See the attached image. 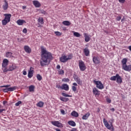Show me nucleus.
I'll return each instance as SVG.
<instances>
[{
	"label": "nucleus",
	"instance_id": "c756f323",
	"mask_svg": "<svg viewBox=\"0 0 131 131\" xmlns=\"http://www.w3.org/2000/svg\"><path fill=\"white\" fill-rule=\"evenodd\" d=\"M73 85L72 87V91H73L74 92V93H75L76 92V88L75 86H77V83L74 82L73 83Z\"/></svg>",
	"mask_w": 131,
	"mask_h": 131
},
{
	"label": "nucleus",
	"instance_id": "de8ad7c7",
	"mask_svg": "<svg viewBox=\"0 0 131 131\" xmlns=\"http://www.w3.org/2000/svg\"><path fill=\"white\" fill-rule=\"evenodd\" d=\"M23 32L24 33H27V29L24 28L23 30Z\"/></svg>",
	"mask_w": 131,
	"mask_h": 131
},
{
	"label": "nucleus",
	"instance_id": "c03bdc74",
	"mask_svg": "<svg viewBox=\"0 0 131 131\" xmlns=\"http://www.w3.org/2000/svg\"><path fill=\"white\" fill-rule=\"evenodd\" d=\"M21 103H22V102H21V101H19L17 102H16L15 105V106H19V105H20V104H21Z\"/></svg>",
	"mask_w": 131,
	"mask_h": 131
},
{
	"label": "nucleus",
	"instance_id": "58836bf2",
	"mask_svg": "<svg viewBox=\"0 0 131 131\" xmlns=\"http://www.w3.org/2000/svg\"><path fill=\"white\" fill-rule=\"evenodd\" d=\"M61 94H62V96H63V97H72V96L69 95L66 93H62Z\"/></svg>",
	"mask_w": 131,
	"mask_h": 131
},
{
	"label": "nucleus",
	"instance_id": "c85d7f7f",
	"mask_svg": "<svg viewBox=\"0 0 131 131\" xmlns=\"http://www.w3.org/2000/svg\"><path fill=\"white\" fill-rule=\"evenodd\" d=\"M62 24L66 26H70V25H71V23L68 20H64L62 22Z\"/></svg>",
	"mask_w": 131,
	"mask_h": 131
},
{
	"label": "nucleus",
	"instance_id": "e433bc0d",
	"mask_svg": "<svg viewBox=\"0 0 131 131\" xmlns=\"http://www.w3.org/2000/svg\"><path fill=\"white\" fill-rule=\"evenodd\" d=\"M67 56L68 61V60H71V59L73 58V56L72 55V54H70L69 55Z\"/></svg>",
	"mask_w": 131,
	"mask_h": 131
},
{
	"label": "nucleus",
	"instance_id": "ea45409f",
	"mask_svg": "<svg viewBox=\"0 0 131 131\" xmlns=\"http://www.w3.org/2000/svg\"><path fill=\"white\" fill-rule=\"evenodd\" d=\"M59 74H60V75H62L63 74H64V70H61L60 71H59L58 72Z\"/></svg>",
	"mask_w": 131,
	"mask_h": 131
},
{
	"label": "nucleus",
	"instance_id": "e2e57ef3",
	"mask_svg": "<svg viewBox=\"0 0 131 131\" xmlns=\"http://www.w3.org/2000/svg\"><path fill=\"white\" fill-rule=\"evenodd\" d=\"M0 108H1V105H0Z\"/></svg>",
	"mask_w": 131,
	"mask_h": 131
},
{
	"label": "nucleus",
	"instance_id": "f704fd0d",
	"mask_svg": "<svg viewBox=\"0 0 131 131\" xmlns=\"http://www.w3.org/2000/svg\"><path fill=\"white\" fill-rule=\"evenodd\" d=\"M74 36H76V37H80V34L78 32H75L74 33Z\"/></svg>",
	"mask_w": 131,
	"mask_h": 131
},
{
	"label": "nucleus",
	"instance_id": "72a5a7b5",
	"mask_svg": "<svg viewBox=\"0 0 131 131\" xmlns=\"http://www.w3.org/2000/svg\"><path fill=\"white\" fill-rule=\"evenodd\" d=\"M62 81L63 82H69V81H70V79L68 78H64L62 79Z\"/></svg>",
	"mask_w": 131,
	"mask_h": 131
},
{
	"label": "nucleus",
	"instance_id": "f3484780",
	"mask_svg": "<svg viewBox=\"0 0 131 131\" xmlns=\"http://www.w3.org/2000/svg\"><path fill=\"white\" fill-rule=\"evenodd\" d=\"M84 36L85 37L84 40L86 42H89L91 40V35H89L88 33H84Z\"/></svg>",
	"mask_w": 131,
	"mask_h": 131
},
{
	"label": "nucleus",
	"instance_id": "6e6552de",
	"mask_svg": "<svg viewBox=\"0 0 131 131\" xmlns=\"http://www.w3.org/2000/svg\"><path fill=\"white\" fill-rule=\"evenodd\" d=\"M79 67L80 71H84L86 69V66L82 60H79Z\"/></svg>",
	"mask_w": 131,
	"mask_h": 131
},
{
	"label": "nucleus",
	"instance_id": "b1692460",
	"mask_svg": "<svg viewBox=\"0 0 131 131\" xmlns=\"http://www.w3.org/2000/svg\"><path fill=\"white\" fill-rule=\"evenodd\" d=\"M83 52L84 53L85 56L86 57H88V56H90V50H89V48H86L83 49Z\"/></svg>",
	"mask_w": 131,
	"mask_h": 131
},
{
	"label": "nucleus",
	"instance_id": "bb28decb",
	"mask_svg": "<svg viewBox=\"0 0 131 131\" xmlns=\"http://www.w3.org/2000/svg\"><path fill=\"white\" fill-rule=\"evenodd\" d=\"M6 58H12L13 57V53L11 52H8L6 53Z\"/></svg>",
	"mask_w": 131,
	"mask_h": 131
},
{
	"label": "nucleus",
	"instance_id": "0eeeda50",
	"mask_svg": "<svg viewBox=\"0 0 131 131\" xmlns=\"http://www.w3.org/2000/svg\"><path fill=\"white\" fill-rule=\"evenodd\" d=\"M92 60L94 64L95 65H99L101 64V60L100 57L98 56H92Z\"/></svg>",
	"mask_w": 131,
	"mask_h": 131
},
{
	"label": "nucleus",
	"instance_id": "dca6fc26",
	"mask_svg": "<svg viewBox=\"0 0 131 131\" xmlns=\"http://www.w3.org/2000/svg\"><path fill=\"white\" fill-rule=\"evenodd\" d=\"M4 4L3 5L2 8L4 11H7L8 8H9V3H8L7 0H4Z\"/></svg>",
	"mask_w": 131,
	"mask_h": 131
},
{
	"label": "nucleus",
	"instance_id": "c9c22d12",
	"mask_svg": "<svg viewBox=\"0 0 131 131\" xmlns=\"http://www.w3.org/2000/svg\"><path fill=\"white\" fill-rule=\"evenodd\" d=\"M36 77H37V79L39 80V81H40V80L42 79V77H41L39 74H37L36 76Z\"/></svg>",
	"mask_w": 131,
	"mask_h": 131
},
{
	"label": "nucleus",
	"instance_id": "412c9836",
	"mask_svg": "<svg viewBox=\"0 0 131 131\" xmlns=\"http://www.w3.org/2000/svg\"><path fill=\"white\" fill-rule=\"evenodd\" d=\"M24 49L26 53L30 54L31 53V49L28 46H25Z\"/></svg>",
	"mask_w": 131,
	"mask_h": 131
},
{
	"label": "nucleus",
	"instance_id": "9b49d317",
	"mask_svg": "<svg viewBox=\"0 0 131 131\" xmlns=\"http://www.w3.org/2000/svg\"><path fill=\"white\" fill-rule=\"evenodd\" d=\"M51 124L56 127H59L61 128L63 127V124L59 122V121H51Z\"/></svg>",
	"mask_w": 131,
	"mask_h": 131
},
{
	"label": "nucleus",
	"instance_id": "5701e85b",
	"mask_svg": "<svg viewBox=\"0 0 131 131\" xmlns=\"http://www.w3.org/2000/svg\"><path fill=\"white\" fill-rule=\"evenodd\" d=\"M93 92L95 96H100V91L98 90L97 88H93Z\"/></svg>",
	"mask_w": 131,
	"mask_h": 131
},
{
	"label": "nucleus",
	"instance_id": "7c9ffc66",
	"mask_svg": "<svg viewBox=\"0 0 131 131\" xmlns=\"http://www.w3.org/2000/svg\"><path fill=\"white\" fill-rule=\"evenodd\" d=\"M44 103L42 101H39L36 104L37 107H39L40 108H41L43 107Z\"/></svg>",
	"mask_w": 131,
	"mask_h": 131
},
{
	"label": "nucleus",
	"instance_id": "7ed1b4c3",
	"mask_svg": "<svg viewBox=\"0 0 131 131\" xmlns=\"http://www.w3.org/2000/svg\"><path fill=\"white\" fill-rule=\"evenodd\" d=\"M4 16H5V18L2 21V24L3 26H6V25L10 22L11 21V18L12 17V14L10 13H5L4 14Z\"/></svg>",
	"mask_w": 131,
	"mask_h": 131
},
{
	"label": "nucleus",
	"instance_id": "20e7f679",
	"mask_svg": "<svg viewBox=\"0 0 131 131\" xmlns=\"http://www.w3.org/2000/svg\"><path fill=\"white\" fill-rule=\"evenodd\" d=\"M103 121L104 126L107 129H109L111 131H114V126H113L112 122H111L110 124L108 123V121L105 118L103 119Z\"/></svg>",
	"mask_w": 131,
	"mask_h": 131
},
{
	"label": "nucleus",
	"instance_id": "37998d69",
	"mask_svg": "<svg viewBox=\"0 0 131 131\" xmlns=\"http://www.w3.org/2000/svg\"><path fill=\"white\" fill-rule=\"evenodd\" d=\"M41 14H43V15H47V12L43 10L40 11Z\"/></svg>",
	"mask_w": 131,
	"mask_h": 131
},
{
	"label": "nucleus",
	"instance_id": "09e8293b",
	"mask_svg": "<svg viewBox=\"0 0 131 131\" xmlns=\"http://www.w3.org/2000/svg\"><path fill=\"white\" fill-rule=\"evenodd\" d=\"M60 112L63 115H65V111L64 110H61Z\"/></svg>",
	"mask_w": 131,
	"mask_h": 131
},
{
	"label": "nucleus",
	"instance_id": "0e129e2a",
	"mask_svg": "<svg viewBox=\"0 0 131 131\" xmlns=\"http://www.w3.org/2000/svg\"><path fill=\"white\" fill-rule=\"evenodd\" d=\"M52 1H54V0H52Z\"/></svg>",
	"mask_w": 131,
	"mask_h": 131
},
{
	"label": "nucleus",
	"instance_id": "393cba45",
	"mask_svg": "<svg viewBox=\"0 0 131 131\" xmlns=\"http://www.w3.org/2000/svg\"><path fill=\"white\" fill-rule=\"evenodd\" d=\"M90 115H91L90 113H88L87 114H85L82 116V119L84 120H86V119H88L89 117H90Z\"/></svg>",
	"mask_w": 131,
	"mask_h": 131
},
{
	"label": "nucleus",
	"instance_id": "aec40b11",
	"mask_svg": "<svg viewBox=\"0 0 131 131\" xmlns=\"http://www.w3.org/2000/svg\"><path fill=\"white\" fill-rule=\"evenodd\" d=\"M33 4L35 7V8H40V7L41 6V4H40L39 2L37 1H33Z\"/></svg>",
	"mask_w": 131,
	"mask_h": 131
},
{
	"label": "nucleus",
	"instance_id": "a19ab883",
	"mask_svg": "<svg viewBox=\"0 0 131 131\" xmlns=\"http://www.w3.org/2000/svg\"><path fill=\"white\" fill-rule=\"evenodd\" d=\"M11 86L10 84H8V85H4L3 86H0V88H10Z\"/></svg>",
	"mask_w": 131,
	"mask_h": 131
},
{
	"label": "nucleus",
	"instance_id": "6e6d98bb",
	"mask_svg": "<svg viewBox=\"0 0 131 131\" xmlns=\"http://www.w3.org/2000/svg\"><path fill=\"white\" fill-rule=\"evenodd\" d=\"M55 129L56 131H61V130H60V129H59L58 128H56Z\"/></svg>",
	"mask_w": 131,
	"mask_h": 131
},
{
	"label": "nucleus",
	"instance_id": "4468645a",
	"mask_svg": "<svg viewBox=\"0 0 131 131\" xmlns=\"http://www.w3.org/2000/svg\"><path fill=\"white\" fill-rule=\"evenodd\" d=\"M34 69L32 67L30 68V70L28 73V77L29 78H32V76H33V73H34Z\"/></svg>",
	"mask_w": 131,
	"mask_h": 131
},
{
	"label": "nucleus",
	"instance_id": "cd10ccee",
	"mask_svg": "<svg viewBox=\"0 0 131 131\" xmlns=\"http://www.w3.org/2000/svg\"><path fill=\"white\" fill-rule=\"evenodd\" d=\"M68 124H69V125H71V126H76V123L74 121H69L68 122Z\"/></svg>",
	"mask_w": 131,
	"mask_h": 131
},
{
	"label": "nucleus",
	"instance_id": "bf43d9fd",
	"mask_svg": "<svg viewBox=\"0 0 131 131\" xmlns=\"http://www.w3.org/2000/svg\"><path fill=\"white\" fill-rule=\"evenodd\" d=\"M128 49L129 50V51H131V46L128 47Z\"/></svg>",
	"mask_w": 131,
	"mask_h": 131
},
{
	"label": "nucleus",
	"instance_id": "13d9d810",
	"mask_svg": "<svg viewBox=\"0 0 131 131\" xmlns=\"http://www.w3.org/2000/svg\"><path fill=\"white\" fill-rule=\"evenodd\" d=\"M104 32L106 33V34H108L109 33L107 31H104Z\"/></svg>",
	"mask_w": 131,
	"mask_h": 131
},
{
	"label": "nucleus",
	"instance_id": "1a4fd4ad",
	"mask_svg": "<svg viewBox=\"0 0 131 131\" xmlns=\"http://www.w3.org/2000/svg\"><path fill=\"white\" fill-rule=\"evenodd\" d=\"M94 83L96 85V88L99 90H103L104 89V85L101 81H94Z\"/></svg>",
	"mask_w": 131,
	"mask_h": 131
},
{
	"label": "nucleus",
	"instance_id": "603ef678",
	"mask_svg": "<svg viewBox=\"0 0 131 131\" xmlns=\"http://www.w3.org/2000/svg\"><path fill=\"white\" fill-rule=\"evenodd\" d=\"M56 68L57 69H60V68H61V66H60V65H57Z\"/></svg>",
	"mask_w": 131,
	"mask_h": 131
},
{
	"label": "nucleus",
	"instance_id": "79ce46f5",
	"mask_svg": "<svg viewBox=\"0 0 131 131\" xmlns=\"http://www.w3.org/2000/svg\"><path fill=\"white\" fill-rule=\"evenodd\" d=\"M116 20L117 21H120V20H121V16H117V17L116 18Z\"/></svg>",
	"mask_w": 131,
	"mask_h": 131
},
{
	"label": "nucleus",
	"instance_id": "8fccbe9b",
	"mask_svg": "<svg viewBox=\"0 0 131 131\" xmlns=\"http://www.w3.org/2000/svg\"><path fill=\"white\" fill-rule=\"evenodd\" d=\"M106 102L107 103H111V99H110V98H107L106 99Z\"/></svg>",
	"mask_w": 131,
	"mask_h": 131
},
{
	"label": "nucleus",
	"instance_id": "2eb2a0df",
	"mask_svg": "<svg viewBox=\"0 0 131 131\" xmlns=\"http://www.w3.org/2000/svg\"><path fill=\"white\" fill-rule=\"evenodd\" d=\"M58 89L67 91H69V86L67 84H63L61 86L58 87Z\"/></svg>",
	"mask_w": 131,
	"mask_h": 131
},
{
	"label": "nucleus",
	"instance_id": "a878e982",
	"mask_svg": "<svg viewBox=\"0 0 131 131\" xmlns=\"http://www.w3.org/2000/svg\"><path fill=\"white\" fill-rule=\"evenodd\" d=\"M71 115L73 117H78V116H79L78 113L76 112L75 111H73L71 113Z\"/></svg>",
	"mask_w": 131,
	"mask_h": 131
},
{
	"label": "nucleus",
	"instance_id": "4d7b16f0",
	"mask_svg": "<svg viewBox=\"0 0 131 131\" xmlns=\"http://www.w3.org/2000/svg\"><path fill=\"white\" fill-rule=\"evenodd\" d=\"M111 110L112 111H113V112H114V111H115V108H112L111 109Z\"/></svg>",
	"mask_w": 131,
	"mask_h": 131
},
{
	"label": "nucleus",
	"instance_id": "5fc2aeb1",
	"mask_svg": "<svg viewBox=\"0 0 131 131\" xmlns=\"http://www.w3.org/2000/svg\"><path fill=\"white\" fill-rule=\"evenodd\" d=\"M7 102L6 100L3 101V104L4 105H6V104H7Z\"/></svg>",
	"mask_w": 131,
	"mask_h": 131
},
{
	"label": "nucleus",
	"instance_id": "ddd939ff",
	"mask_svg": "<svg viewBox=\"0 0 131 131\" xmlns=\"http://www.w3.org/2000/svg\"><path fill=\"white\" fill-rule=\"evenodd\" d=\"M16 68H17L16 64H11L9 66L8 68L6 69V71L5 72V73L8 72V71H13V70H15Z\"/></svg>",
	"mask_w": 131,
	"mask_h": 131
},
{
	"label": "nucleus",
	"instance_id": "4be33fe9",
	"mask_svg": "<svg viewBox=\"0 0 131 131\" xmlns=\"http://www.w3.org/2000/svg\"><path fill=\"white\" fill-rule=\"evenodd\" d=\"M16 23L18 25L22 26L23 24H26V21L23 19H18L16 21Z\"/></svg>",
	"mask_w": 131,
	"mask_h": 131
},
{
	"label": "nucleus",
	"instance_id": "49530a36",
	"mask_svg": "<svg viewBox=\"0 0 131 131\" xmlns=\"http://www.w3.org/2000/svg\"><path fill=\"white\" fill-rule=\"evenodd\" d=\"M23 75H27V72L26 71H25V70H24L23 71Z\"/></svg>",
	"mask_w": 131,
	"mask_h": 131
},
{
	"label": "nucleus",
	"instance_id": "a211bd4d",
	"mask_svg": "<svg viewBox=\"0 0 131 131\" xmlns=\"http://www.w3.org/2000/svg\"><path fill=\"white\" fill-rule=\"evenodd\" d=\"M59 61H60L61 63H66V61H68L67 56L62 55L59 58Z\"/></svg>",
	"mask_w": 131,
	"mask_h": 131
},
{
	"label": "nucleus",
	"instance_id": "052dcab7",
	"mask_svg": "<svg viewBox=\"0 0 131 131\" xmlns=\"http://www.w3.org/2000/svg\"><path fill=\"white\" fill-rule=\"evenodd\" d=\"M23 9H26V6H23Z\"/></svg>",
	"mask_w": 131,
	"mask_h": 131
},
{
	"label": "nucleus",
	"instance_id": "6ab92c4d",
	"mask_svg": "<svg viewBox=\"0 0 131 131\" xmlns=\"http://www.w3.org/2000/svg\"><path fill=\"white\" fill-rule=\"evenodd\" d=\"M43 18L42 17H39L38 19V24L39 25V27H41L43 25Z\"/></svg>",
	"mask_w": 131,
	"mask_h": 131
},
{
	"label": "nucleus",
	"instance_id": "3c124183",
	"mask_svg": "<svg viewBox=\"0 0 131 131\" xmlns=\"http://www.w3.org/2000/svg\"><path fill=\"white\" fill-rule=\"evenodd\" d=\"M125 18H124V17H123V18L121 19V22L122 23H124V20H125Z\"/></svg>",
	"mask_w": 131,
	"mask_h": 131
},
{
	"label": "nucleus",
	"instance_id": "f257e3e1",
	"mask_svg": "<svg viewBox=\"0 0 131 131\" xmlns=\"http://www.w3.org/2000/svg\"><path fill=\"white\" fill-rule=\"evenodd\" d=\"M41 59L40 60V66L43 67L46 65H49L51 61L53 60L52 53L48 52L45 48L41 49Z\"/></svg>",
	"mask_w": 131,
	"mask_h": 131
},
{
	"label": "nucleus",
	"instance_id": "473e14b6",
	"mask_svg": "<svg viewBox=\"0 0 131 131\" xmlns=\"http://www.w3.org/2000/svg\"><path fill=\"white\" fill-rule=\"evenodd\" d=\"M34 89H35V87L33 85H31L29 87V92H34Z\"/></svg>",
	"mask_w": 131,
	"mask_h": 131
},
{
	"label": "nucleus",
	"instance_id": "680f3d73",
	"mask_svg": "<svg viewBox=\"0 0 131 131\" xmlns=\"http://www.w3.org/2000/svg\"><path fill=\"white\" fill-rule=\"evenodd\" d=\"M63 30H66V28H63Z\"/></svg>",
	"mask_w": 131,
	"mask_h": 131
},
{
	"label": "nucleus",
	"instance_id": "864d4df0",
	"mask_svg": "<svg viewBox=\"0 0 131 131\" xmlns=\"http://www.w3.org/2000/svg\"><path fill=\"white\" fill-rule=\"evenodd\" d=\"M3 111H5V109L0 110V113H2Z\"/></svg>",
	"mask_w": 131,
	"mask_h": 131
},
{
	"label": "nucleus",
	"instance_id": "39448f33",
	"mask_svg": "<svg viewBox=\"0 0 131 131\" xmlns=\"http://www.w3.org/2000/svg\"><path fill=\"white\" fill-rule=\"evenodd\" d=\"M110 80H112L113 81H115V80H116V82L117 83H121L122 82V78H121V77L118 74H116L115 76H112L110 78Z\"/></svg>",
	"mask_w": 131,
	"mask_h": 131
},
{
	"label": "nucleus",
	"instance_id": "9d476101",
	"mask_svg": "<svg viewBox=\"0 0 131 131\" xmlns=\"http://www.w3.org/2000/svg\"><path fill=\"white\" fill-rule=\"evenodd\" d=\"M16 90H17V86H14L13 87L4 89L3 90V92H4V93H9V92H14V91H16Z\"/></svg>",
	"mask_w": 131,
	"mask_h": 131
},
{
	"label": "nucleus",
	"instance_id": "423d86ee",
	"mask_svg": "<svg viewBox=\"0 0 131 131\" xmlns=\"http://www.w3.org/2000/svg\"><path fill=\"white\" fill-rule=\"evenodd\" d=\"M9 64V60L7 59H4L2 63V70L3 73H5V71H7V67Z\"/></svg>",
	"mask_w": 131,
	"mask_h": 131
},
{
	"label": "nucleus",
	"instance_id": "4c0bfd02",
	"mask_svg": "<svg viewBox=\"0 0 131 131\" xmlns=\"http://www.w3.org/2000/svg\"><path fill=\"white\" fill-rule=\"evenodd\" d=\"M54 33L57 36H61V35H62V33L58 32V31L55 32Z\"/></svg>",
	"mask_w": 131,
	"mask_h": 131
},
{
	"label": "nucleus",
	"instance_id": "f8f14e48",
	"mask_svg": "<svg viewBox=\"0 0 131 131\" xmlns=\"http://www.w3.org/2000/svg\"><path fill=\"white\" fill-rule=\"evenodd\" d=\"M73 78L74 80L77 82L78 84H79V85H81L82 84V81L79 78L78 76H77L76 74H74Z\"/></svg>",
	"mask_w": 131,
	"mask_h": 131
},
{
	"label": "nucleus",
	"instance_id": "f03ea898",
	"mask_svg": "<svg viewBox=\"0 0 131 131\" xmlns=\"http://www.w3.org/2000/svg\"><path fill=\"white\" fill-rule=\"evenodd\" d=\"M121 63L122 68L123 70H125V71H127L128 72H130V71H131V64H126V63H127V58H123L121 60Z\"/></svg>",
	"mask_w": 131,
	"mask_h": 131
},
{
	"label": "nucleus",
	"instance_id": "2f4dec72",
	"mask_svg": "<svg viewBox=\"0 0 131 131\" xmlns=\"http://www.w3.org/2000/svg\"><path fill=\"white\" fill-rule=\"evenodd\" d=\"M60 99L61 101H62V102H68V101H69V98L62 97H60Z\"/></svg>",
	"mask_w": 131,
	"mask_h": 131
},
{
	"label": "nucleus",
	"instance_id": "a18cd8bd",
	"mask_svg": "<svg viewBox=\"0 0 131 131\" xmlns=\"http://www.w3.org/2000/svg\"><path fill=\"white\" fill-rule=\"evenodd\" d=\"M119 2L120 3V4H124L125 3V0H118Z\"/></svg>",
	"mask_w": 131,
	"mask_h": 131
}]
</instances>
